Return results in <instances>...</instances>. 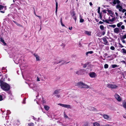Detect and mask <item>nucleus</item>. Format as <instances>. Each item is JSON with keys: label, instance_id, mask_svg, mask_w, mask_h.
Masks as SVG:
<instances>
[{"label": "nucleus", "instance_id": "obj_49", "mask_svg": "<svg viewBox=\"0 0 126 126\" xmlns=\"http://www.w3.org/2000/svg\"><path fill=\"white\" fill-rule=\"evenodd\" d=\"M42 102L43 104L45 103L46 102V101L43 99V98Z\"/></svg>", "mask_w": 126, "mask_h": 126}, {"label": "nucleus", "instance_id": "obj_38", "mask_svg": "<svg viewBox=\"0 0 126 126\" xmlns=\"http://www.w3.org/2000/svg\"><path fill=\"white\" fill-rule=\"evenodd\" d=\"M110 49L112 50H114L115 49V48L114 46H111L110 47Z\"/></svg>", "mask_w": 126, "mask_h": 126}, {"label": "nucleus", "instance_id": "obj_62", "mask_svg": "<svg viewBox=\"0 0 126 126\" xmlns=\"http://www.w3.org/2000/svg\"><path fill=\"white\" fill-rule=\"evenodd\" d=\"M69 30H72V27H69Z\"/></svg>", "mask_w": 126, "mask_h": 126}, {"label": "nucleus", "instance_id": "obj_43", "mask_svg": "<svg viewBox=\"0 0 126 126\" xmlns=\"http://www.w3.org/2000/svg\"><path fill=\"white\" fill-rule=\"evenodd\" d=\"M28 124L29 126H34V124L32 123L29 124Z\"/></svg>", "mask_w": 126, "mask_h": 126}, {"label": "nucleus", "instance_id": "obj_61", "mask_svg": "<svg viewBox=\"0 0 126 126\" xmlns=\"http://www.w3.org/2000/svg\"><path fill=\"white\" fill-rule=\"evenodd\" d=\"M119 44L120 45V47H124V46H123L121 44H120V43H119Z\"/></svg>", "mask_w": 126, "mask_h": 126}, {"label": "nucleus", "instance_id": "obj_36", "mask_svg": "<svg viewBox=\"0 0 126 126\" xmlns=\"http://www.w3.org/2000/svg\"><path fill=\"white\" fill-rule=\"evenodd\" d=\"M112 68H115L117 66V65L116 64H114L112 65Z\"/></svg>", "mask_w": 126, "mask_h": 126}, {"label": "nucleus", "instance_id": "obj_26", "mask_svg": "<svg viewBox=\"0 0 126 126\" xmlns=\"http://www.w3.org/2000/svg\"><path fill=\"white\" fill-rule=\"evenodd\" d=\"M93 126H99L100 124L97 122H95L93 123Z\"/></svg>", "mask_w": 126, "mask_h": 126}, {"label": "nucleus", "instance_id": "obj_8", "mask_svg": "<svg viewBox=\"0 0 126 126\" xmlns=\"http://www.w3.org/2000/svg\"><path fill=\"white\" fill-rule=\"evenodd\" d=\"M62 62H63V63H62L61 65L65 63V64H67L68 63L70 62H64V61H63V60H61L60 61L58 62H54V64H57L59 63H60Z\"/></svg>", "mask_w": 126, "mask_h": 126}, {"label": "nucleus", "instance_id": "obj_6", "mask_svg": "<svg viewBox=\"0 0 126 126\" xmlns=\"http://www.w3.org/2000/svg\"><path fill=\"white\" fill-rule=\"evenodd\" d=\"M100 29L103 31L102 32V34L103 35H104L105 33L106 30L104 29V28L103 25H101L100 26Z\"/></svg>", "mask_w": 126, "mask_h": 126}, {"label": "nucleus", "instance_id": "obj_41", "mask_svg": "<svg viewBox=\"0 0 126 126\" xmlns=\"http://www.w3.org/2000/svg\"><path fill=\"white\" fill-rule=\"evenodd\" d=\"M100 7H99L98 9L97 12L99 14L101 13L100 12Z\"/></svg>", "mask_w": 126, "mask_h": 126}, {"label": "nucleus", "instance_id": "obj_22", "mask_svg": "<svg viewBox=\"0 0 126 126\" xmlns=\"http://www.w3.org/2000/svg\"><path fill=\"white\" fill-rule=\"evenodd\" d=\"M13 22L15 24H16L17 26H18L20 27H22V25H21L20 24H18V23L16 22V21L13 20Z\"/></svg>", "mask_w": 126, "mask_h": 126}, {"label": "nucleus", "instance_id": "obj_47", "mask_svg": "<svg viewBox=\"0 0 126 126\" xmlns=\"http://www.w3.org/2000/svg\"><path fill=\"white\" fill-rule=\"evenodd\" d=\"M87 66V65L86 64H84L83 65V67L84 68H85Z\"/></svg>", "mask_w": 126, "mask_h": 126}, {"label": "nucleus", "instance_id": "obj_17", "mask_svg": "<svg viewBox=\"0 0 126 126\" xmlns=\"http://www.w3.org/2000/svg\"><path fill=\"white\" fill-rule=\"evenodd\" d=\"M82 71L81 70H80L77 71L76 72V74L78 75H81L82 73Z\"/></svg>", "mask_w": 126, "mask_h": 126}, {"label": "nucleus", "instance_id": "obj_24", "mask_svg": "<svg viewBox=\"0 0 126 126\" xmlns=\"http://www.w3.org/2000/svg\"><path fill=\"white\" fill-rule=\"evenodd\" d=\"M126 38V34H125L123 35L122 37H120L121 40H123Z\"/></svg>", "mask_w": 126, "mask_h": 126}, {"label": "nucleus", "instance_id": "obj_60", "mask_svg": "<svg viewBox=\"0 0 126 126\" xmlns=\"http://www.w3.org/2000/svg\"><path fill=\"white\" fill-rule=\"evenodd\" d=\"M55 96H56L58 98H59L60 97V95H55Z\"/></svg>", "mask_w": 126, "mask_h": 126}, {"label": "nucleus", "instance_id": "obj_39", "mask_svg": "<svg viewBox=\"0 0 126 126\" xmlns=\"http://www.w3.org/2000/svg\"><path fill=\"white\" fill-rule=\"evenodd\" d=\"M72 16L73 17V18L75 20V22H76L77 19V17L75 15Z\"/></svg>", "mask_w": 126, "mask_h": 126}, {"label": "nucleus", "instance_id": "obj_33", "mask_svg": "<svg viewBox=\"0 0 126 126\" xmlns=\"http://www.w3.org/2000/svg\"><path fill=\"white\" fill-rule=\"evenodd\" d=\"M109 26L110 27H112L113 28H115L116 27V25H109Z\"/></svg>", "mask_w": 126, "mask_h": 126}, {"label": "nucleus", "instance_id": "obj_28", "mask_svg": "<svg viewBox=\"0 0 126 126\" xmlns=\"http://www.w3.org/2000/svg\"><path fill=\"white\" fill-rule=\"evenodd\" d=\"M63 113L64 114V118H68V119H69L70 118H69L68 117V116L67 115H66V114H65V113L64 112Z\"/></svg>", "mask_w": 126, "mask_h": 126}, {"label": "nucleus", "instance_id": "obj_7", "mask_svg": "<svg viewBox=\"0 0 126 126\" xmlns=\"http://www.w3.org/2000/svg\"><path fill=\"white\" fill-rule=\"evenodd\" d=\"M102 39L103 41L104 44L106 45H109V43L106 38L103 37L102 38Z\"/></svg>", "mask_w": 126, "mask_h": 126}, {"label": "nucleus", "instance_id": "obj_1", "mask_svg": "<svg viewBox=\"0 0 126 126\" xmlns=\"http://www.w3.org/2000/svg\"><path fill=\"white\" fill-rule=\"evenodd\" d=\"M5 78H1L0 80V87H10L8 84L5 82Z\"/></svg>", "mask_w": 126, "mask_h": 126}, {"label": "nucleus", "instance_id": "obj_52", "mask_svg": "<svg viewBox=\"0 0 126 126\" xmlns=\"http://www.w3.org/2000/svg\"><path fill=\"white\" fill-rule=\"evenodd\" d=\"M91 109L92 110H96L95 108L93 107H91Z\"/></svg>", "mask_w": 126, "mask_h": 126}, {"label": "nucleus", "instance_id": "obj_44", "mask_svg": "<svg viewBox=\"0 0 126 126\" xmlns=\"http://www.w3.org/2000/svg\"><path fill=\"white\" fill-rule=\"evenodd\" d=\"M93 53V51H88V52H87V53H88V54L90 53V54H92Z\"/></svg>", "mask_w": 126, "mask_h": 126}, {"label": "nucleus", "instance_id": "obj_42", "mask_svg": "<svg viewBox=\"0 0 126 126\" xmlns=\"http://www.w3.org/2000/svg\"><path fill=\"white\" fill-rule=\"evenodd\" d=\"M72 16H75V13L74 11H73L71 14Z\"/></svg>", "mask_w": 126, "mask_h": 126}, {"label": "nucleus", "instance_id": "obj_54", "mask_svg": "<svg viewBox=\"0 0 126 126\" xmlns=\"http://www.w3.org/2000/svg\"><path fill=\"white\" fill-rule=\"evenodd\" d=\"M123 13H124L126 11V10L125 9H123L122 11Z\"/></svg>", "mask_w": 126, "mask_h": 126}, {"label": "nucleus", "instance_id": "obj_35", "mask_svg": "<svg viewBox=\"0 0 126 126\" xmlns=\"http://www.w3.org/2000/svg\"><path fill=\"white\" fill-rule=\"evenodd\" d=\"M99 14V17H100V19L102 21L103 20L102 19V13L101 12Z\"/></svg>", "mask_w": 126, "mask_h": 126}, {"label": "nucleus", "instance_id": "obj_58", "mask_svg": "<svg viewBox=\"0 0 126 126\" xmlns=\"http://www.w3.org/2000/svg\"><path fill=\"white\" fill-rule=\"evenodd\" d=\"M7 76H8V75L7 74H6L5 75V78H6L7 79Z\"/></svg>", "mask_w": 126, "mask_h": 126}, {"label": "nucleus", "instance_id": "obj_18", "mask_svg": "<svg viewBox=\"0 0 126 126\" xmlns=\"http://www.w3.org/2000/svg\"><path fill=\"white\" fill-rule=\"evenodd\" d=\"M60 90H55L53 93V94L55 95H57L60 93Z\"/></svg>", "mask_w": 126, "mask_h": 126}, {"label": "nucleus", "instance_id": "obj_40", "mask_svg": "<svg viewBox=\"0 0 126 126\" xmlns=\"http://www.w3.org/2000/svg\"><path fill=\"white\" fill-rule=\"evenodd\" d=\"M32 89L36 91L37 88V87H32Z\"/></svg>", "mask_w": 126, "mask_h": 126}, {"label": "nucleus", "instance_id": "obj_37", "mask_svg": "<svg viewBox=\"0 0 126 126\" xmlns=\"http://www.w3.org/2000/svg\"><path fill=\"white\" fill-rule=\"evenodd\" d=\"M84 21V20L82 18H80L79 22L80 23H82Z\"/></svg>", "mask_w": 126, "mask_h": 126}, {"label": "nucleus", "instance_id": "obj_16", "mask_svg": "<svg viewBox=\"0 0 126 126\" xmlns=\"http://www.w3.org/2000/svg\"><path fill=\"white\" fill-rule=\"evenodd\" d=\"M56 2V10H55V14L56 15L57 14V11L58 8V3L57 2L55 1Z\"/></svg>", "mask_w": 126, "mask_h": 126}, {"label": "nucleus", "instance_id": "obj_3", "mask_svg": "<svg viewBox=\"0 0 126 126\" xmlns=\"http://www.w3.org/2000/svg\"><path fill=\"white\" fill-rule=\"evenodd\" d=\"M58 105H59L62 107H64L67 108V109L71 108V106L69 105L64 104L61 103H59L58 104Z\"/></svg>", "mask_w": 126, "mask_h": 126}, {"label": "nucleus", "instance_id": "obj_10", "mask_svg": "<svg viewBox=\"0 0 126 126\" xmlns=\"http://www.w3.org/2000/svg\"><path fill=\"white\" fill-rule=\"evenodd\" d=\"M89 75L90 77L91 78H94L95 77L96 74L94 72H92L89 73Z\"/></svg>", "mask_w": 126, "mask_h": 126}, {"label": "nucleus", "instance_id": "obj_20", "mask_svg": "<svg viewBox=\"0 0 126 126\" xmlns=\"http://www.w3.org/2000/svg\"><path fill=\"white\" fill-rule=\"evenodd\" d=\"M0 41L1 42H2L4 44V45H6V43L5 41H4V40H3L2 38V37H0Z\"/></svg>", "mask_w": 126, "mask_h": 126}, {"label": "nucleus", "instance_id": "obj_55", "mask_svg": "<svg viewBox=\"0 0 126 126\" xmlns=\"http://www.w3.org/2000/svg\"><path fill=\"white\" fill-rule=\"evenodd\" d=\"M121 62L125 64H126V63L125 61H121Z\"/></svg>", "mask_w": 126, "mask_h": 126}, {"label": "nucleus", "instance_id": "obj_2", "mask_svg": "<svg viewBox=\"0 0 126 126\" xmlns=\"http://www.w3.org/2000/svg\"><path fill=\"white\" fill-rule=\"evenodd\" d=\"M1 3L0 2V12L4 13H5V11L6 10V6L1 5Z\"/></svg>", "mask_w": 126, "mask_h": 126}, {"label": "nucleus", "instance_id": "obj_53", "mask_svg": "<svg viewBox=\"0 0 126 126\" xmlns=\"http://www.w3.org/2000/svg\"><path fill=\"white\" fill-rule=\"evenodd\" d=\"M2 100V96L1 95H0V101Z\"/></svg>", "mask_w": 126, "mask_h": 126}, {"label": "nucleus", "instance_id": "obj_56", "mask_svg": "<svg viewBox=\"0 0 126 126\" xmlns=\"http://www.w3.org/2000/svg\"><path fill=\"white\" fill-rule=\"evenodd\" d=\"M102 12H103V13H106V10H103L102 11Z\"/></svg>", "mask_w": 126, "mask_h": 126}, {"label": "nucleus", "instance_id": "obj_29", "mask_svg": "<svg viewBox=\"0 0 126 126\" xmlns=\"http://www.w3.org/2000/svg\"><path fill=\"white\" fill-rule=\"evenodd\" d=\"M123 107L124 108L126 109V102H123Z\"/></svg>", "mask_w": 126, "mask_h": 126}, {"label": "nucleus", "instance_id": "obj_27", "mask_svg": "<svg viewBox=\"0 0 126 126\" xmlns=\"http://www.w3.org/2000/svg\"><path fill=\"white\" fill-rule=\"evenodd\" d=\"M45 109L47 110H48L49 109V107L47 106H44Z\"/></svg>", "mask_w": 126, "mask_h": 126}, {"label": "nucleus", "instance_id": "obj_5", "mask_svg": "<svg viewBox=\"0 0 126 126\" xmlns=\"http://www.w3.org/2000/svg\"><path fill=\"white\" fill-rule=\"evenodd\" d=\"M115 18L114 17V18H113L111 19H108V20H104V19H103V20H102V21L103 22H106L107 23L109 24L110 22H109V21L112 22L114 21V20H115Z\"/></svg>", "mask_w": 126, "mask_h": 126}, {"label": "nucleus", "instance_id": "obj_30", "mask_svg": "<svg viewBox=\"0 0 126 126\" xmlns=\"http://www.w3.org/2000/svg\"><path fill=\"white\" fill-rule=\"evenodd\" d=\"M108 85L109 87H117L115 85H113L112 84H109Z\"/></svg>", "mask_w": 126, "mask_h": 126}, {"label": "nucleus", "instance_id": "obj_45", "mask_svg": "<svg viewBox=\"0 0 126 126\" xmlns=\"http://www.w3.org/2000/svg\"><path fill=\"white\" fill-rule=\"evenodd\" d=\"M26 98H24V99H23V104H25V103H26V102H25V100H26Z\"/></svg>", "mask_w": 126, "mask_h": 126}, {"label": "nucleus", "instance_id": "obj_12", "mask_svg": "<svg viewBox=\"0 0 126 126\" xmlns=\"http://www.w3.org/2000/svg\"><path fill=\"white\" fill-rule=\"evenodd\" d=\"M120 3V1L119 0H113V1L112 2L113 3L114 5H113L116 4V3L117 4H119Z\"/></svg>", "mask_w": 126, "mask_h": 126}, {"label": "nucleus", "instance_id": "obj_50", "mask_svg": "<svg viewBox=\"0 0 126 126\" xmlns=\"http://www.w3.org/2000/svg\"><path fill=\"white\" fill-rule=\"evenodd\" d=\"M121 28L122 29H125V26L124 25H122L121 26Z\"/></svg>", "mask_w": 126, "mask_h": 126}, {"label": "nucleus", "instance_id": "obj_23", "mask_svg": "<svg viewBox=\"0 0 126 126\" xmlns=\"http://www.w3.org/2000/svg\"><path fill=\"white\" fill-rule=\"evenodd\" d=\"M103 117L104 119H107L109 118V117L108 115L106 114L104 115L103 116Z\"/></svg>", "mask_w": 126, "mask_h": 126}, {"label": "nucleus", "instance_id": "obj_14", "mask_svg": "<svg viewBox=\"0 0 126 126\" xmlns=\"http://www.w3.org/2000/svg\"><path fill=\"white\" fill-rule=\"evenodd\" d=\"M10 87H1V89L5 91H8L10 89Z\"/></svg>", "mask_w": 126, "mask_h": 126}, {"label": "nucleus", "instance_id": "obj_25", "mask_svg": "<svg viewBox=\"0 0 126 126\" xmlns=\"http://www.w3.org/2000/svg\"><path fill=\"white\" fill-rule=\"evenodd\" d=\"M107 11L110 13V14L112 15H113V12L111 10H110L108 8V9Z\"/></svg>", "mask_w": 126, "mask_h": 126}, {"label": "nucleus", "instance_id": "obj_9", "mask_svg": "<svg viewBox=\"0 0 126 126\" xmlns=\"http://www.w3.org/2000/svg\"><path fill=\"white\" fill-rule=\"evenodd\" d=\"M115 98L118 101H121V99L120 98V96L118 94H116L115 95Z\"/></svg>", "mask_w": 126, "mask_h": 126}, {"label": "nucleus", "instance_id": "obj_46", "mask_svg": "<svg viewBox=\"0 0 126 126\" xmlns=\"http://www.w3.org/2000/svg\"><path fill=\"white\" fill-rule=\"evenodd\" d=\"M108 55V54L107 53H106L104 54L103 56L105 57H106Z\"/></svg>", "mask_w": 126, "mask_h": 126}, {"label": "nucleus", "instance_id": "obj_15", "mask_svg": "<svg viewBox=\"0 0 126 126\" xmlns=\"http://www.w3.org/2000/svg\"><path fill=\"white\" fill-rule=\"evenodd\" d=\"M84 33L85 34L88 36L91 35V31H85Z\"/></svg>", "mask_w": 126, "mask_h": 126}, {"label": "nucleus", "instance_id": "obj_21", "mask_svg": "<svg viewBox=\"0 0 126 126\" xmlns=\"http://www.w3.org/2000/svg\"><path fill=\"white\" fill-rule=\"evenodd\" d=\"M121 52L124 54H126V50L124 48L122 49L121 50Z\"/></svg>", "mask_w": 126, "mask_h": 126}, {"label": "nucleus", "instance_id": "obj_31", "mask_svg": "<svg viewBox=\"0 0 126 126\" xmlns=\"http://www.w3.org/2000/svg\"><path fill=\"white\" fill-rule=\"evenodd\" d=\"M60 22H61V25L63 26L64 27L65 25L64 24H63V23L62 22V18H61L60 19Z\"/></svg>", "mask_w": 126, "mask_h": 126}, {"label": "nucleus", "instance_id": "obj_32", "mask_svg": "<svg viewBox=\"0 0 126 126\" xmlns=\"http://www.w3.org/2000/svg\"><path fill=\"white\" fill-rule=\"evenodd\" d=\"M88 123L87 122H85L83 125V126H88Z\"/></svg>", "mask_w": 126, "mask_h": 126}, {"label": "nucleus", "instance_id": "obj_51", "mask_svg": "<svg viewBox=\"0 0 126 126\" xmlns=\"http://www.w3.org/2000/svg\"><path fill=\"white\" fill-rule=\"evenodd\" d=\"M121 26L120 25L119 23L117 24V26L118 27H119Z\"/></svg>", "mask_w": 126, "mask_h": 126}, {"label": "nucleus", "instance_id": "obj_57", "mask_svg": "<svg viewBox=\"0 0 126 126\" xmlns=\"http://www.w3.org/2000/svg\"><path fill=\"white\" fill-rule=\"evenodd\" d=\"M95 20L97 22H98L99 21V20L95 18Z\"/></svg>", "mask_w": 126, "mask_h": 126}, {"label": "nucleus", "instance_id": "obj_63", "mask_svg": "<svg viewBox=\"0 0 126 126\" xmlns=\"http://www.w3.org/2000/svg\"><path fill=\"white\" fill-rule=\"evenodd\" d=\"M103 37L106 38V39H109V38L106 36H105L104 37Z\"/></svg>", "mask_w": 126, "mask_h": 126}, {"label": "nucleus", "instance_id": "obj_4", "mask_svg": "<svg viewBox=\"0 0 126 126\" xmlns=\"http://www.w3.org/2000/svg\"><path fill=\"white\" fill-rule=\"evenodd\" d=\"M76 86H82V87H89L87 85L83 83V82L81 81H80L79 82H78L77 83V85H76Z\"/></svg>", "mask_w": 126, "mask_h": 126}, {"label": "nucleus", "instance_id": "obj_34", "mask_svg": "<svg viewBox=\"0 0 126 126\" xmlns=\"http://www.w3.org/2000/svg\"><path fill=\"white\" fill-rule=\"evenodd\" d=\"M108 65L107 64H105L104 65V67L105 69H107L108 67Z\"/></svg>", "mask_w": 126, "mask_h": 126}, {"label": "nucleus", "instance_id": "obj_13", "mask_svg": "<svg viewBox=\"0 0 126 126\" xmlns=\"http://www.w3.org/2000/svg\"><path fill=\"white\" fill-rule=\"evenodd\" d=\"M114 32L116 33H118L119 32V29L118 28H116L114 29Z\"/></svg>", "mask_w": 126, "mask_h": 126}, {"label": "nucleus", "instance_id": "obj_11", "mask_svg": "<svg viewBox=\"0 0 126 126\" xmlns=\"http://www.w3.org/2000/svg\"><path fill=\"white\" fill-rule=\"evenodd\" d=\"M116 7L117 9H119V10L120 11H121L123 9L122 7L120 6L119 4H118L117 5Z\"/></svg>", "mask_w": 126, "mask_h": 126}, {"label": "nucleus", "instance_id": "obj_48", "mask_svg": "<svg viewBox=\"0 0 126 126\" xmlns=\"http://www.w3.org/2000/svg\"><path fill=\"white\" fill-rule=\"evenodd\" d=\"M122 41V42L124 44L126 43V41L124 40V39H123V40H121Z\"/></svg>", "mask_w": 126, "mask_h": 126}, {"label": "nucleus", "instance_id": "obj_64", "mask_svg": "<svg viewBox=\"0 0 126 126\" xmlns=\"http://www.w3.org/2000/svg\"><path fill=\"white\" fill-rule=\"evenodd\" d=\"M89 4L91 6L93 5V4L92 2H90L89 3Z\"/></svg>", "mask_w": 126, "mask_h": 126}, {"label": "nucleus", "instance_id": "obj_19", "mask_svg": "<svg viewBox=\"0 0 126 126\" xmlns=\"http://www.w3.org/2000/svg\"><path fill=\"white\" fill-rule=\"evenodd\" d=\"M33 55L34 56L36 57V60L37 61H39L40 60L39 56L37 55H36L35 54H34Z\"/></svg>", "mask_w": 126, "mask_h": 126}, {"label": "nucleus", "instance_id": "obj_59", "mask_svg": "<svg viewBox=\"0 0 126 126\" xmlns=\"http://www.w3.org/2000/svg\"><path fill=\"white\" fill-rule=\"evenodd\" d=\"M103 23V22L101 21H100L99 22V24H102Z\"/></svg>", "mask_w": 126, "mask_h": 126}]
</instances>
